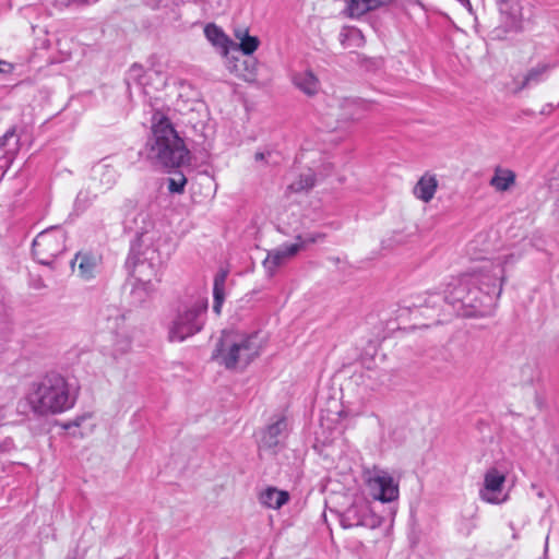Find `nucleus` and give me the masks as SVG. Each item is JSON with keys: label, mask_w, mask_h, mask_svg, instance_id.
<instances>
[{"label": "nucleus", "mask_w": 559, "mask_h": 559, "mask_svg": "<svg viewBox=\"0 0 559 559\" xmlns=\"http://www.w3.org/2000/svg\"><path fill=\"white\" fill-rule=\"evenodd\" d=\"M293 85L305 95L316 96L321 90L318 76L309 69L296 71L292 74Z\"/></svg>", "instance_id": "15"}, {"label": "nucleus", "mask_w": 559, "mask_h": 559, "mask_svg": "<svg viewBox=\"0 0 559 559\" xmlns=\"http://www.w3.org/2000/svg\"><path fill=\"white\" fill-rule=\"evenodd\" d=\"M109 331L115 334L112 344L115 352L120 355L128 353L132 345V338L126 324L123 323L119 329H111Z\"/></svg>", "instance_id": "23"}, {"label": "nucleus", "mask_w": 559, "mask_h": 559, "mask_svg": "<svg viewBox=\"0 0 559 559\" xmlns=\"http://www.w3.org/2000/svg\"><path fill=\"white\" fill-rule=\"evenodd\" d=\"M75 3L78 4H82V5H88V4H94L96 3L98 0H73Z\"/></svg>", "instance_id": "38"}, {"label": "nucleus", "mask_w": 559, "mask_h": 559, "mask_svg": "<svg viewBox=\"0 0 559 559\" xmlns=\"http://www.w3.org/2000/svg\"><path fill=\"white\" fill-rule=\"evenodd\" d=\"M288 500L289 493L275 487H267L259 496V501L262 506L274 510L281 509Z\"/></svg>", "instance_id": "18"}, {"label": "nucleus", "mask_w": 559, "mask_h": 559, "mask_svg": "<svg viewBox=\"0 0 559 559\" xmlns=\"http://www.w3.org/2000/svg\"><path fill=\"white\" fill-rule=\"evenodd\" d=\"M554 110V107L551 104H547L544 106V108L542 109V114H549Z\"/></svg>", "instance_id": "39"}, {"label": "nucleus", "mask_w": 559, "mask_h": 559, "mask_svg": "<svg viewBox=\"0 0 559 559\" xmlns=\"http://www.w3.org/2000/svg\"><path fill=\"white\" fill-rule=\"evenodd\" d=\"M102 318L107 322V329H119L124 323V313L116 306L109 305L102 309Z\"/></svg>", "instance_id": "25"}, {"label": "nucleus", "mask_w": 559, "mask_h": 559, "mask_svg": "<svg viewBox=\"0 0 559 559\" xmlns=\"http://www.w3.org/2000/svg\"><path fill=\"white\" fill-rule=\"evenodd\" d=\"M66 231L58 226H51L40 231L32 243L34 258L40 264L51 265L56 258L66 250Z\"/></svg>", "instance_id": "7"}, {"label": "nucleus", "mask_w": 559, "mask_h": 559, "mask_svg": "<svg viewBox=\"0 0 559 559\" xmlns=\"http://www.w3.org/2000/svg\"><path fill=\"white\" fill-rule=\"evenodd\" d=\"M154 250L146 249L143 260L134 261L133 281L130 290V304L138 307L148 300L156 289V283L160 282V262H153Z\"/></svg>", "instance_id": "5"}, {"label": "nucleus", "mask_w": 559, "mask_h": 559, "mask_svg": "<svg viewBox=\"0 0 559 559\" xmlns=\"http://www.w3.org/2000/svg\"><path fill=\"white\" fill-rule=\"evenodd\" d=\"M124 230L134 235L135 239L131 242L130 255L140 258V249L144 242L143 238L153 227L154 222L148 211L135 209L129 212L123 221Z\"/></svg>", "instance_id": "9"}, {"label": "nucleus", "mask_w": 559, "mask_h": 559, "mask_svg": "<svg viewBox=\"0 0 559 559\" xmlns=\"http://www.w3.org/2000/svg\"><path fill=\"white\" fill-rule=\"evenodd\" d=\"M288 435V423L285 416H276L261 432L258 441L259 451L275 454Z\"/></svg>", "instance_id": "11"}, {"label": "nucleus", "mask_w": 559, "mask_h": 559, "mask_svg": "<svg viewBox=\"0 0 559 559\" xmlns=\"http://www.w3.org/2000/svg\"><path fill=\"white\" fill-rule=\"evenodd\" d=\"M95 174L98 176L100 185L105 189L112 188L118 179L117 170L109 165H102L95 169Z\"/></svg>", "instance_id": "27"}, {"label": "nucleus", "mask_w": 559, "mask_h": 559, "mask_svg": "<svg viewBox=\"0 0 559 559\" xmlns=\"http://www.w3.org/2000/svg\"><path fill=\"white\" fill-rule=\"evenodd\" d=\"M340 119L344 122L355 121L364 118L370 108V104L362 99L345 98L340 102Z\"/></svg>", "instance_id": "16"}, {"label": "nucleus", "mask_w": 559, "mask_h": 559, "mask_svg": "<svg viewBox=\"0 0 559 559\" xmlns=\"http://www.w3.org/2000/svg\"><path fill=\"white\" fill-rule=\"evenodd\" d=\"M0 150L3 151L5 158L11 162L20 150V135L16 132V127H11L0 138Z\"/></svg>", "instance_id": "21"}, {"label": "nucleus", "mask_w": 559, "mask_h": 559, "mask_svg": "<svg viewBox=\"0 0 559 559\" xmlns=\"http://www.w3.org/2000/svg\"><path fill=\"white\" fill-rule=\"evenodd\" d=\"M152 134L146 142V156L163 167H180L189 160V150L171 121L163 112L152 116Z\"/></svg>", "instance_id": "2"}, {"label": "nucleus", "mask_w": 559, "mask_h": 559, "mask_svg": "<svg viewBox=\"0 0 559 559\" xmlns=\"http://www.w3.org/2000/svg\"><path fill=\"white\" fill-rule=\"evenodd\" d=\"M340 523L344 528L367 527L377 528L381 525L382 520L372 512L370 504L365 499L354 501L341 514Z\"/></svg>", "instance_id": "10"}, {"label": "nucleus", "mask_w": 559, "mask_h": 559, "mask_svg": "<svg viewBox=\"0 0 559 559\" xmlns=\"http://www.w3.org/2000/svg\"><path fill=\"white\" fill-rule=\"evenodd\" d=\"M499 10L502 14L510 16L512 26H518L520 19V10L518 9V5H509L507 1L500 0Z\"/></svg>", "instance_id": "31"}, {"label": "nucleus", "mask_w": 559, "mask_h": 559, "mask_svg": "<svg viewBox=\"0 0 559 559\" xmlns=\"http://www.w3.org/2000/svg\"><path fill=\"white\" fill-rule=\"evenodd\" d=\"M362 477L374 500L388 503L399 499V483L386 471L373 466L364 471Z\"/></svg>", "instance_id": "8"}, {"label": "nucleus", "mask_w": 559, "mask_h": 559, "mask_svg": "<svg viewBox=\"0 0 559 559\" xmlns=\"http://www.w3.org/2000/svg\"><path fill=\"white\" fill-rule=\"evenodd\" d=\"M515 181V175L511 170L497 173L490 180V185L498 191H507Z\"/></svg>", "instance_id": "28"}, {"label": "nucleus", "mask_w": 559, "mask_h": 559, "mask_svg": "<svg viewBox=\"0 0 559 559\" xmlns=\"http://www.w3.org/2000/svg\"><path fill=\"white\" fill-rule=\"evenodd\" d=\"M341 40L344 41L346 38H362L361 32L357 28H352L347 33H341Z\"/></svg>", "instance_id": "35"}, {"label": "nucleus", "mask_w": 559, "mask_h": 559, "mask_svg": "<svg viewBox=\"0 0 559 559\" xmlns=\"http://www.w3.org/2000/svg\"><path fill=\"white\" fill-rule=\"evenodd\" d=\"M102 257L92 251H79L71 262L73 270L76 269L78 275L84 280L90 281L99 272Z\"/></svg>", "instance_id": "13"}, {"label": "nucleus", "mask_w": 559, "mask_h": 559, "mask_svg": "<svg viewBox=\"0 0 559 559\" xmlns=\"http://www.w3.org/2000/svg\"><path fill=\"white\" fill-rule=\"evenodd\" d=\"M94 197L88 192L81 190L74 201V206L76 211L83 212L92 202Z\"/></svg>", "instance_id": "32"}, {"label": "nucleus", "mask_w": 559, "mask_h": 559, "mask_svg": "<svg viewBox=\"0 0 559 559\" xmlns=\"http://www.w3.org/2000/svg\"><path fill=\"white\" fill-rule=\"evenodd\" d=\"M204 35L215 47L221 48L224 55H227L234 45V41L215 24H207L204 27Z\"/></svg>", "instance_id": "20"}, {"label": "nucleus", "mask_w": 559, "mask_h": 559, "mask_svg": "<svg viewBox=\"0 0 559 559\" xmlns=\"http://www.w3.org/2000/svg\"><path fill=\"white\" fill-rule=\"evenodd\" d=\"M370 0H349L347 10L350 16H361L369 11H373Z\"/></svg>", "instance_id": "30"}, {"label": "nucleus", "mask_w": 559, "mask_h": 559, "mask_svg": "<svg viewBox=\"0 0 559 559\" xmlns=\"http://www.w3.org/2000/svg\"><path fill=\"white\" fill-rule=\"evenodd\" d=\"M234 36L239 43H234L231 47L239 49L243 55H252L260 45V39L257 36H251L246 27L235 28Z\"/></svg>", "instance_id": "19"}, {"label": "nucleus", "mask_w": 559, "mask_h": 559, "mask_svg": "<svg viewBox=\"0 0 559 559\" xmlns=\"http://www.w3.org/2000/svg\"><path fill=\"white\" fill-rule=\"evenodd\" d=\"M504 483L506 476L502 473L497 468L488 469L485 474L484 486L479 490L480 499L492 504L504 502L508 498L507 495H502Z\"/></svg>", "instance_id": "12"}, {"label": "nucleus", "mask_w": 559, "mask_h": 559, "mask_svg": "<svg viewBox=\"0 0 559 559\" xmlns=\"http://www.w3.org/2000/svg\"><path fill=\"white\" fill-rule=\"evenodd\" d=\"M504 269L500 261L485 262L478 270L464 274L448 285L443 296L432 294L426 306L441 300L462 317H484L491 313L502 292Z\"/></svg>", "instance_id": "1"}, {"label": "nucleus", "mask_w": 559, "mask_h": 559, "mask_svg": "<svg viewBox=\"0 0 559 559\" xmlns=\"http://www.w3.org/2000/svg\"><path fill=\"white\" fill-rule=\"evenodd\" d=\"M73 425H74V426H76V427H79V426L81 425V423H80V420H79V419H75V420L73 421Z\"/></svg>", "instance_id": "40"}, {"label": "nucleus", "mask_w": 559, "mask_h": 559, "mask_svg": "<svg viewBox=\"0 0 559 559\" xmlns=\"http://www.w3.org/2000/svg\"><path fill=\"white\" fill-rule=\"evenodd\" d=\"M438 189V179L431 173H425L413 188V194L416 199L428 203L430 202Z\"/></svg>", "instance_id": "17"}, {"label": "nucleus", "mask_w": 559, "mask_h": 559, "mask_svg": "<svg viewBox=\"0 0 559 559\" xmlns=\"http://www.w3.org/2000/svg\"><path fill=\"white\" fill-rule=\"evenodd\" d=\"M316 185V175L312 170L301 174L297 180L287 187V193H300L309 191Z\"/></svg>", "instance_id": "26"}, {"label": "nucleus", "mask_w": 559, "mask_h": 559, "mask_svg": "<svg viewBox=\"0 0 559 559\" xmlns=\"http://www.w3.org/2000/svg\"><path fill=\"white\" fill-rule=\"evenodd\" d=\"M13 70V66L10 62L0 60V73L8 74Z\"/></svg>", "instance_id": "36"}, {"label": "nucleus", "mask_w": 559, "mask_h": 559, "mask_svg": "<svg viewBox=\"0 0 559 559\" xmlns=\"http://www.w3.org/2000/svg\"><path fill=\"white\" fill-rule=\"evenodd\" d=\"M26 400L32 412L38 416L63 413L75 403L70 394L68 382L57 372L47 373L34 381Z\"/></svg>", "instance_id": "3"}, {"label": "nucleus", "mask_w": 559, "mask_h": 559, "mask_svg": "<svg viewBox=\"0 0 559 559\" xmlns=\"http://www.w3.org/2000/svg\"><path fill=\"white\" fill-rule=\"evenodd\" d=\"M324 238V235L322 234H319V233H316V234H308L306 236H301V235H298L296 237V242L295 243H300L302 245V249L309 245V243H314L319 240H322Z\"/></svg>", "instance_id": "34"}, {"label": "nucleus", "mask_w": 559, "mask_h": 559, "mask_svg": "<svg viewBox=\"0 0 559 559\" xmlns=\"http://www.w3.org/2000/svg\"><path fill=\"white\" fill-rule=\"evenodd\" d=\"M206 299H197L180 306L169 324V340L183 342L199 333L205 323Z\"/></svg>", "instance_id": "6"}, {"label": "nucleus", "mask_w": 559, "mask_h": 559, "mask_svg": "<svg viewBox=\"0 0 559 559\" xmlns=\"http://www.w3.org/2000/svg\"><path fill=\"white\" fill-rule=\"evenodd\" d=\"M227 278V271L221 270L214 277L213 284V296H214V305L213 310L216 313L221 312V308L224 301L225 296V283Z\"/></svg>", "instance_id": "24"}, {"label": "nucleus", "mask_w": 559, "mask_h": 559, "mask_svg": "<svg viewBox=\"0 0 559 559\" xmlns=\"http://www.w3.org/2000/svg\"><path fill=\"white\" fill-rule=\"evenodd\" d=\"M147 76L146 71L141 64L134 63L130 67L126 82L128 85L138 84L140 86H144L146 84L145 78Z\"/></svg>", "instance_id": "29"}, {"label": "nucleus", "mask_w": 559, "mask_h": 559, "mask_svg": "<svg viewBox=\"0 0 559 559\" xmlns=\"http://www.w3.org/2000/svg\"><path fill=\"white\" fill-rule=\"evenodd\" d=\"M271 155L270 152H257L254 154V160L255 162H265L266 158Z\"/></svg>", "instance_id": "37"}, {"label": "nucleus", "mask_w": 559, "mask_h": 559, "mask_svg": "<svg viewBox=\"0 0 559 559\" xmlns=\"http://www.w3.org/2000/svg\"><path fill=\"white\" fill-rule=\"evenodd\" d=\"M302 249L300 243H283L278 248L269 251L263 265L270 275L283 265L287 260L295 257Z\"/></svg>", "instance_id": "14"}, {"label": "nucleus", "mask_w": 559, "mask_h": 559, "mask_svg": "<svg viewBox=\"0 0 559 559\" xmlns=\"http://www.w3.org/2000/svg\"><path fill=\"white\" fill-rule=\"evenodd\" d=\"M261 349L258 333L224 331L213 350L212 359L226 369H245L260 355Z\"/></svg>", "instance_id": "4"}, {"label": "nucleus", "mask_w": 559, "mask_h": 559, "mask_svg": "<svg viewBox=\"0 0 559 559\" xmlns=\"http://www.w3.org/2000/svg\"><path fill=\"white\" fill-rule=\"evenodd\" d=\"M186 182H187V179L182 175L179 177V179L169 178L168 190L173 193H181V192H183Z\"/></svg>", "instance_id": "33"}, {"label": "nucleus", "mask_w": 559, "mask_h": 559, "mask_svg": "<svg viewBox=\"0 0 559 559\" xmlns=\"http://www.w3.org/2000/svg\"><path fill=\"white\" fill-rule=\"evenodd\" d=\"M557 64H550V63H540V64H537L536 67L532 68L527 74L525 75L522 84L519 86V90H523L527 86H531L533 84H538L539 82H542L547 72L555 68Z\"/></svg>", "instance_id": "22"}]
</instances>
